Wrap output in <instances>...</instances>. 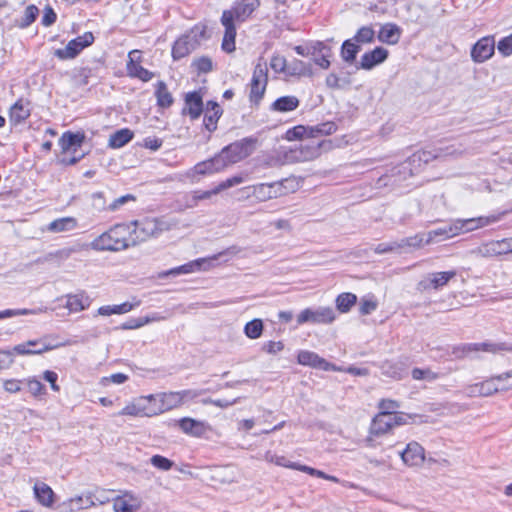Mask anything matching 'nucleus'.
Segmentation results:
<instances>
[{
    "mask_svg": "<svg viewBox=\"0 0 512 512\" xmlns=\"http://www.w3.org/2000/svg\"><path fill=\"white\" fill-rule=\"evenodd\" d=\"M331 148L330 141H314L311 140L305 144H299L293 148L278 152L275 156L269 158L268 164L270 166H282L285 164L299 163L312 161L321 155L322 149L328 150Z\"/></svg>",
    "mask_w": 512,
    "mask_h": 512,
    "instance_id": "1",
    "label": "nucleus"
},
{
    "mask_svg": "<svg viewBox=\"0 0 512 512\" xmlns=\"http://www.w3.org/2000/svg\"><path fill=\"white\" fill-rule=\"evenodd\" d=\"M131 227L129 224H116L95 238L90 247L96 251H121L135 246Z\"/></svg>",
    "mask_w": 512,
    "mask_h": 512,
    "instance_id": "2",
    "label": "nucleus"
},
{
    "mask_svg": "<svg viewBox=\"0 0 512 512\" xmlns=\"http://www.w3.org/2000/svg\"><path fill=\"white\" fill-rule=\"evenodd\" d=\"M258 138L249 136L225 146L218 155L224 168L249 157L257 148Z\"/></svg>",
    "mask_w": 512,
    "mask_h": 512,
    "instance_id": "3",
    "label": "nucleus"
},
{
    "mask_svg": "<svg viewBox=\"0 0 512 512\" xmlns=\"http://www.w3.org/2000/svg\"><path fill=\"white\" fill-rule=\"evenodd\" d=\"M129 225H132L131 232L134 240H136L135 245L145 241L149 237L158 236L163 231L169 230V224L159 218H147L141 222L134 221Z\"/></svg>",
    "mask_w": 512,
    "mask_h": 512,
    "instance_id": "4",
    "label": "nucleus"
},
{
    "mask_svg": "<svg viewBox=\"0 0 512 512\" xmlns=\"http://www.w3.org/2000/svg\"><path fill=\"white\" fill-rule=\"evenodd\" d=\"M95 38L92 32H85L68 42L65 48L56 49L55 57L60 60L73 59L80 54L82 50L93 44Z\"/></svg>",
    "mask_w": 512,
    "mask_h": 512,
    "instance_id": "5",
    "label": "nucleus"
},
{
    "mask_svg": "<svg viewBox=\"0 0 512 512\" xmlns=\"http://www.w3.org/2000/svg\"><path fill=\"white\" fill-rule=\"evenodd\" d=\"M288 182V179H284L272 183L257 184L253 186V196L259 201H267L269 199L283 196L289 191L286 186V183Z\"/></svg>",
    "mask_w": 512,
    "mask_h": 512,
    "instance_id": "6",
    "label": "nucleus"
},
{
    "mask_svg": "<svg viewBox=\"0 0 512 512\" xmlns=\"http://www.w3.org/2000/svg\"><path fill=\"white\" fill-rule=\"evenodd\" d=\"M335 320V312L331 307H319L316 310L306 308L297 316L299 325L311 322L329 324Z\"/></svg>",
    "mask_w": 512,
    "mask_h": 512,
    "instance_id": "7",
    "label": "nucleus"
},
{
    "mask_svg": "<svg viewBox=\"0 0 512 512\" xmlns=\"http://www.w3.org/2000/svg\"><path fill=\"white\" fill-rule=\"evenodd\" d=\"M480 389H482V396H490L499 391L512 389V370L481 382Z\"/></svg>",
    "mask_w": 512,
    "mask_h": 512,
    "instance_id": "8",
    "label": "nucleus"
},
{
    "mask_svg": "<svg viewBox=\"0 0 512 512\" xmlns=\"http://www.w3.org/2000/svg\"><path fill=\"white\" fill-rule=\"evenodd\" d=\"M500 219H501V214L480 216V217H474V218H468V219H455L454 221L457 226V232L459 235L460 233L471 232L476 229L496 223Z\"/></svg>",
    "mask_w": 512,
    "mask_h": 512,
    "instance_id": "9",
    "label": "nucleus"
},
{
    "mask_svg": "<svg viewBox=\"0 0 512 512\" xmlns=\"http://www.w3.org/2000/svg\"><path fill=\"white\" fill-rule=\"evenodd\" d=\"M389 51L381 46L375 47L373 50L365 52L360 61L356 64L357 69L371 70L377 65L382 64L387 60Z\"/></svg>",
    "mask_w": 512,
    "mask_h": 512,
    "instance_id": "10",
    "label": "nucleus"
},
{
    "mask_svg": "<svg viewBox=\"0 0 512 512\" xmlns=\"http://www.w3.org/2000/svg\"><path fill=\"white\" fill-rule=\"evenodd\" d=\"M494 50V38L489 36L483 37L472 46L471 58L476 63H483L492 57Z\"/></svg>",
    "mask_w": 512,
    "mask_h": 512,
    "instance_id": "11",
    "label": "nucleus"
},
{
    "mask_svg": "<svg viewBox=\"0 0 512 512\" xmlns=\"http://www.w3.org/2000/svg\"><path fill=\"white\" fill-rule=\"evenodd\" d=\"M297 361L301 365L310 366L324 371H340V369L334 364L329 363L317 353L308 350L299 351Z\"/></svg>",
    "mask_w": 512,
    "mask_h": 512,
    "instance_id": "12",
    "label": "nucleus"
},
{
    "mask_svg": "<svg viewBox=\"0 0 512 512\" xmlns=\"http://www.w3.org/2000/svg\"><path fill=\"white\" fill-rule=\"evenodd\" d=\"M259 6L260 0H239L230 10H224L223 12H230L233 21L242 23L245 22Z\"/></svg>",
    "mask_w": 512,
    "mask_h": 512,
    "instance_id": "13",
    "label": "nucleus"
},
{
    "mask_svg": "<svg viewBox=\"0 0 512 512\" xmlns=\"http://www.w3.org/2000/svg\"><path fill=\"white\" fill-rule=\"evenodd\" d=\"M234 22L230 12L222 13L221 24L225 28L222 49L227 53H231L235 50L236 27Z\"/></svg>",
    "mask_w": 512,
    "mask_h": 512,
    "instance_id": "14",
    "label": "nucleus"
},
{
    "mask_svg": "<svg viewBox=\"0 0 512 512\" xmlns=\"http://www.w3.org/2000/svg\"><path fill=\"white\" fill-rule=\"evenodd\" d=\"M56 346L46 344L44 339L29 340L13 347V353L18 355H37L52 350Z\"/></svg>",
    "mask_w": 512,
    "mask_h": 512,
    "instance_id": "15",
    "label": "nucleus"
},
{
    "mask_svg": "<svg viewBox=\"0 0 512 512\" xmlns=\"http://www.w3.org/2000/svg\"><path fill=\"white\" fill-rule=\"evenodd\" d=\"M402 461L408 466H419L425 460L424 448L417 442L412 441L400 453Z\"/></svg>",
    "mask_w": 512,
    "mask_h": 512,
    "instance_id": "16",
    "label": "nucleus"
},
{
    "mask_svg": "<svg viewBox=\"0 0 512 512\" xmlns=\"http://www.w3.org/2000/svg\"><path fill=\"white\" fill-rule=\"evenodd\" d=\"M178 425L185 434L193 437H202L211 429L208 423L190 417L181 418Z\"/></svg>",
    "mask_w": 512,
    "mask_h": 512,
    "instance_id": "17",
    "label": "nucleus"
},
{
    "mask_svg": "<svg viewBox=\"0 0 512 512\" xmlns=\"http://www.w3.org/2000/svg\"><path fill=\"white\" fill-rule=\"evenodd\" d=\"M203 113V99L198 91H192L185 96V107L182 114H188L192 120L197 119Z\"/></svg>",
    "mask_w": 512,
    "mask_h": 512,
    "instance_id": "18",
    "label": "nucleus"
},
{
    "mask_svg": "<svg viewBox=\"0 0 512 512\" xmlns=\"http://www.w3.org/2000/svg\"><path fill=\"white\" fill-rule=\"evenodd\" d=\"M84 248V246L77 245L72 247H65L62 249H59L55 252H50L43 257H40L36 260L37 263H46L51 262L56 264L57 266H60L65 260L69 259L72 254L77 253L81 251Z\"/></svg>",
    "mask_w": 512,
    "mask_h": 512,
    "instance_id": "19",
    "label": "nucleus"
},
{
    "mask_svg": "<svg viewBox=\"0 0 512 512\" xmlns=\"http://www.w3.org/2000/svg\"><path fill=\"white\" fill-rule=\"evenodd\" d=\"M402 36V28L395 23L388 22L381 25L377 39L381 43L396 45Z\"/></svg>",
    "mask_w": 512,
    "mask_h": 512,
    "instance_id": "20",
    "label": "nucleus"
},
{
    "mask_svg": "<svg viewBox=\"0 0 512 512\" xmlns=\"http://www.w3.org/2000/svg\"><path fill=\"white\" fill-rule=\"evenodd\" d=\"M197 48V41L191 40L190 37L185 34L178 38L172 47V57L174 60H179Z\"/></svg>",
    "mask_w": 512,
    "mask_h": 512,
    "instance_id": "21",
    "label": "nucleus"
},
{
    "mask_svg": "<svg viewBox=\"0 0 512 512\" xmlns=\"http://www.w3.org/2000/svg\"><path fill=\"white\" fill-rule=\"evenodd\" d=\"M148 399L149 400L158 399L161 402V406L158 408L157 411L156 410L154 411V414L171 410V409L182 404L181 397L179 396V393H177V392L161 393V394H157L156 396L150 395L148 397Z\"/></svg>",
    "mask_w": 512,
    "mask_h": 512,
    "instance_id": "22",
    "label": "nucleus"
},
{
    "mask_svg": "<svg viewBox=\"0 0 512 512\" xmlns=\"http://www.w3.org/2000/svg\"><path fill=\"white\" fill-rule=\"evenodd\" d=\"M85 140V134L83 132H71L66 131L60 137L58 143L63 153L73 149L76 151L78 147H81Z\"/></svg>",
    "mask_w": 512,
    "mask_h": 512,
    "instance_id": "23",
    "label": "nucleus"
},
{
    "mask_svg": "<svg viewBox=\"0 0 512 512\" xmlns=\"http://www.w3.org/2000/svg\"><path fill=\"white\" fill-rule=\"evenodd\" d=\"M136 53H139V51L134 50L129 53V61L127 63L128 75L133 78H138L144 82H148L154 77V74L140 64L136 63L134 59V55Z\"/></svg>",
    "mask_w": 512,
    "mask_h": 512,
    "instance_id": "24",
    "label": "nucleus"
},
{
    "mask_svg": "<svg viewBox=\"0 0 512 512\" xmlns=\"http://www.w3.org/2000/svg\"><path fill=\"white\" fill-rule=\"evenodd\" d=\"M223 111L216 101H208L206 104V111L204 114V126L205 128L213 132L217 128V122L221 117Z\"/></svg>",
    "mask_w": 512,
    "mask_h": 512,
    "instance_id": "25",
    "label": "nucleus"
},
{
    "mask_svg": "<svg viewBox=\"0 0 512 512\" xmlns=\"http://www.w3.org/2000/svg\"><path fill=\"white\" fill-rule=\"evenodd\" d=\"M455 276H456V271H454V270L431 273L422 282V284L425 289H428V288L439 289L440 287L445 286Z\"/></svg>",
    "mask_w": 512,
    "mask_h": 512,
    "instance_id": "26",
    "label": "nucleus"
},
{
    "mask_svg": "<svg viewBox=\"0 0 512 512\" xmlns=\"http://www.w3.org/2000/svg\"><path fill=\"white\" fill-rule=\"evenodd\" d=\"M300 101L296 96L288 95L277 98L270 106L274 112L286 113L296 110Z\"/></svg>",
    "mask_w": 512,
    "mask_h": 512,
    "instance_id": "27",
    "label": "nucleus"
},
{
    "mask_svg": "<svg viewBox=\"0 0 512 512\" xmlns=\"http://www.w3.org/2000/svg\"><path fill=\"white\" fill-rule=\"evenodd\" d=\"M456 235H458L457 226L455 224V221L452 220L451 222L445 224L443 227H439L429 231L427 233V239L425 240V243L429 244L437 238L447 239L454 237Z\"/></svg>",
    "mask_w": 512,
    "mask_h": 512,
    "instance_id": "28",
    "label": "nucleus"
},
{
    "mask_svg": "<svg viewBox=\"0 0 512 512\" xmlns=\"http://www.w3.org/2000/svg\"><path fill=\"white\" fill-rule=\"evenodd\" d=\"M390 418L391 415L386 413L377 414L370 425V434L381 436L391 430L393 426Z\"/></svg>",
    "mask_w": 512,
    "mask_h": 512,
    "instance_id": "29",
    "label": "nucleus"
},
{
    "mask_svg": "<svg viewBox=\"0 0 512 512\" xmlns=\"http://www.w3.org/2000/svg\"><path fill=\"white\" fill-rule=\"evenodd\" d=\"M222 161L223 160H221V158H219L218 155H216L207 161L197 163L192 171L194 174L199 175H206L219 172L224 169V164H222Z\"/></svg>",
    "mask_w": 512,
    "mask_h": 512,
    "instance_id": "30",
    "label": "nucleus"
},
{
    "mask_svg": "<svg viewBox=\"0 0 512 512\" xmlns=\"http://www.w3.org/2000/svg\"><path fill=\"white\" fill-rule=\"evenodd\" d=\"M478 351H486V352H495L496 345L490 343H468L458 346L454 349L453 353L457 357H464L473 352Z\"/></svg>",
    "mask_w": 512,
    "mask_h": 512,
    "instance_id": "31",
    "label": "nucleus"
},
{
    "mask_svg": "<svg viewBox=\"0 0 512 512\" xmlns=\"http://www.w3.org/2000/svg\"><path fill=\"white\" fill-rule=\"evenodd\" d=\"M30 102L23 98L18 99L10 108V119L15 123H21L30 116Z\"/></svg>",
    "mask_w": 512,
    "mask_h": 512,
    "instance_id": "32",
    "label": "nucleus"
},
{
    "mask_svg": "<svg viewBox=\"0 0 512 512\" xmlns=\"http://www.w3.org/2000/svg\"><path fill=\"white\" fill-rule=\"evenodd\" d=\"M139 508L140 502L132 494L126 493L124 497H118L114 501L115 512H135Z\"/></svg>",
    "mask_w": 512,
    "mask_h": 512,
    "instance_id": "33",
    "label": "nucleus"
},
{
    "mask_svg": "<svg viewBox=\"0 0 512 512\" xmlns=\"http://www.w3.org/2000/svg\"><path fill=\"white\" fill-rule=\"evenodd\" d=\"M33 490L35 497L40 504L46 507L53 505L55 494L47 484L43 482L36 483Z\"/></svg>",
    "mask_w": 512,
    "mask_h": 512,
    "instance_id": "34",
    "label": "nucleus"
},
{
    "mask_svg": "<svg viewBox=\"0 0 512 512\" xmlns=\"http://www.w3.org/2000/svg\"><path fill=\"white\" fill-rule=\"evenodd\" d=\"M91 304V299L84 292L71 294L67 296L66 307L71 312H79L88 308Z\"/></svg>",
    "mask_w": 512,
    "mask_h": 512,
    "instance_id": "35",
    "label": "nucleus"
},
{
    "mask_svg": "<svg viewBox=\"0 0 512 512\" xmlns=\"http://www.w3.org/2000/svg\"><path fill=\"white\" fill-rule=\"evenodd\" d=\"M418 169L415 162H412L411 157H409L407 160L391 169V176L398 177L399 180H405L407 177H411L417 173Z\"/></svg>",
    "mask_w": 512,
    "mask_h": 512,
    "instance_id": "36",
    "label": "nucleus"
},
{
    "mask_svg": "<svg viewBox=\"0 0 512 512\" xmlns=\"http://www.w3.org/2000/svg\"><path fill=\"white\" fill-rule=\"evenodd\" d=\"M360 50L361 46L358 45L352 38L347 39L341 45L340 56L345 63L353 64Z\"/></svg>",
    "mask_w": 512,
    "mask_h": 512,
    "instance_id": "37",
    "label": "nucleus"
},
{
    "mask_svg": "<svg viewBox=\"0 0 512 512\" xmlns=\"http://www.w3.org/2000/svg\"><path fill=\"white\" fill-rule=\"evenodd\" d=\"M133 137L134 133L130 129L123 128L110 135L108 145L114 149L121 148L129 143Z\"/></svg>",
    "mask_w": 512,
    "mask_h": 512,
    "instance_id": "38",
    "label": "nucleus"
},
{
    "mask_svg": "<svg viewBox=\"0 0 512 512\" xmlns=\"http://www.w3.org/2000/svg\"><path fill=\"white\" fill-rule=\"evenodd\" d=\"M157 105L161 108H169L173 104L172 94L168 91L164 81H158L155 90Z\"/></svg>",
    "mask_w": 512,
    "mask_h": 512,
    "instance_id": "39",
    "label": "nucleus"
},
{
    "mask_svg": "<svg viewBox=\"0 0 512 512\" xmlns=\"http://www.w3.org/2000/svg\"><path fill=\"white\" fill-rule=\"evenodd\" d=\"M286 74L290 76H311V65L299 59H293L288 63Z\"/></svg>",
    "mask_w": 512,
    "mask_h": 512,
    "instance_id": "40",
    "label": "nucleus"
},
{
    "mask_svg": "<svg viewBox=\"0 0 512 512\" xmlns=\"http://www.w3.org/2000/svg\"><path fill=\"white\" fill-rule=\"evenodd\" d=\"M77 226V221L73 217H63L52 221L48 230L53 233H59L64 231H69L74 229Z\"/></svg>",
    "mask_w": 512,
    "mask_h": 512,
    "instance_id": "41",
    "label": "nucleus"
},
{
    "mask_svg": "<svg viewBox=\"0 0 512 512\" xmlns=\"http://www.w3.org/2000/svg\"><path fill=\"white\" fill-rule=\"evenodd\" d=\"M337 130V125L332 122H324L315 126H309V138H317L321 135H331Z\"/></svg>",
    "mask_w": 512,
    "mask_h": 512,
    "instance_id": "42",
    "label": "nucleus"
},
{
    "mask_svg": "<svg viewBox=\"0 0 512 512\" xmlns=\"http://www.w3.org/2000/svg\"><path fill=\"white\" fill-rule=\"evenodd\" d=\"M358 45L371 44L375 41V31L372 26H362L352 38Z\"/></svg>",
    "mask_w": 512,
    "mask_h": 512,
    "instance_id": "43",
    "label": "nucleus"
},
{
    "mask_svg": "<svg viewBox=\"0 0 512 512\" xmlns=\"http://www.w3.org/2000/svg\"><path fill=\"white\" fill-rule=\"evenodd\" d=\"M357 302V296L353 293H341L336 298V307L341 313H347Z\"/></svg>",
    "mask_w": 512,
    "mask_h": 512,
    "instance_id": "44",
    "label": "nucleus"
},
{
    "mask_svg": "<svg viewBox=\"0 0 512 512\" xmlns=\"http://www.w3.org/2000/svg\"><path fill=\"white\" fill-rule=\"evenodd\" d=\"M264 330V324L261 319L255 318L246 323L244 326V334L250 339H258Z\"/></svg>",
    "mask_w": 512,
    "mask_h": 512,
    "instance_id": "45",
    "label": "nucleus"
},
{
    "mask_svg": "<svg viewBox=\"0 0 512 512\" xmlns=\"http://www.w3.org/2000/svg\"><path fill=\"white\" fill-rule=\"evenodd\" d=\"M266 86L267 84L263 82H258V80H251L249 94V99L251 103L255 104L256 106L259 105L260 101L264 96Z\"/></svg>",
    "mask_w": 512,
    "mask_h": 512,
    "instance_id": "46",
    "label": "nucleus"
},
{
    "mask_svg": "<svg viewBox=\"0 0 512 512\" xmlns=\"http://www.w3.org/2000/svg\"><path fill=\"white\" fill-rule=\"evenodd\" d=\"M396 245L399 246V252L406 250L407 248L417 249L420 248L424 241L422 234H416L411 237L403 238L399 241H395Z\"/></svg>",
    "mask_w": 512,
    "mask_h": 512,
    "instance_id": "47",
    "label": "nucleus"
},
{
    "mask_svg": "<svg viewBox=\"0 0 512 512\" xmlns=\"http://www.w3.org/2000/svg\"><path fill=\"white\" fill-rule=\"evenodd\" d=\"M93 498L94 497L90 494L81 495V496L71 498L69 501L70 509L71 510L87 509L95 504Z\"/></svg>",
    "mask_w": 512,
    "mask_h": 512,
    "instance_id": "48",
    "label": "nucleus"
},
{
    "mask_svg": "<svg viewBox=\"0 0 512 512\" xmlns=\"http://www.w3.org/2000/svg\"><path fill=\"white\" fill-rule=\"evenodd\" d=\"M203 262V260H195L189 262L187 264L169 270L168 272L165 273V275L188 274L196 270H200Z\"/></svg>",
    "mask_w": 512,
    "mask_h": 512,
    "instance_id": "49",
    "label": "nucleus"
},
{
    "mask_svg": "<svg viewBox=\"0 0 512 512\" xmlns=\"http://www.w3.org/2000/svg\"><path fill=\"white\" fill-rule=\"evenodd\" d=\"M39 9L35 5H29L25 8L24 14L21 20L18 22L20 28L29 27L37 18Z\"/></svg>",
    "mask_w": 512,
    "mask_h": 512,
    "instance_id": "50",
    "label": "nucleus"
},
{
    "mask_svg": "<svg viewBox=\"0 0 512 512\" xmlns=\"http://www.w3.org/2000/svg\"><path fill=\"white\" fill-rule=\"evenodd\" d=\"M489 251L494 254H507L512 252V238L502 239L489 244Z\"/></svg>",
    "mask_w": 512,
    "mask_h": 512,
    "instance_id": "51",
    "label": "nucleus"
},
{
    "mask_svg": "<svg viewBox=\"0 0 512 512\" xmlns=\"http://www.w3.org/2000/svg\"><path fill=\"white\" fill-rule=\"evenodd\" d=\"M187 35L191 40L197 41V47L200 45L202 40L209 38V35L207 34V26L201 23L195 25Z\"/></svg>",
    "mask_w": 512,
    "mask_h": 512,
    "instance_id": "52",
    "label": "nucleus"
},
{
    "mask_svg": "<svg viewBox=\"0 0 512 512\" xmlns=\"http://www.w3.org/2000/svg\"><path fill=\"white\" fill-rule=\"evenodd\" d=\"M304 136L309 138V126L297 125L287 130L285 138L288 141H295L302 139Z\"/></svg>",
    "mask_w": 512,
    "mask_h": 512,
    "instance_id": "53",
    "label": "nucleus"
},
{
    "mask_svg": "<svg viewBox=\"0 0 512 512\" xmlns=\"http://www.w3.org/2000/svg\"><path fill=\"white\" fill-rule=\"evenodd\" d=\"M414 380H427L429 382L438 379V373L433 372L431 369L413 368L411 371Z\"/></svg>",
    "mask_w": 512,
    "mask_h": 512,
    "instance_id": "54",
    "label": "nucleus"
},
{
    "mask_svg": "<svg viewBox=\"0 0 512 512\" xmlns=\"http://www.w3.org/2000/svg\"><path fill=\"white\" fill-rule=\"evenodd\" d=\"M262 58H260L259 62L256 64L252 79L251 80H258V82H263L267 84L268 82V68L266 62H261Z\"/></svg>",
    "mask_w": 512,
    "mask_h": 512,
    "instance_id": "55",
    "label": "nucleus"
},
{
    "mask_svg": "<svg viewBox=\"0 0 512 512\" xmlns=\"http://www.w3.org/2000/svg\"><path fill=\"white\" fill-rule=\"evenodd\" d=\"M150 462L154 467H156L160 470H163V471L170 470L174 465L173 461H171L170 459H168L162 455H158V454L153 455L150 459Z\"/></svg>",
    "mask_w": 512,
    "mask_h": 512,
    "instance_id": "56",
    "label": "nucleus"
},
{
    "mask_svg": "<svg viewBox=\"0 0 512 512\" xmlns=\"http://www.w3.org/2000/svg\"><path fill=\"white\" fill-rule=\"evenodd\" d=\"M192 66H194L197 72L200 73H208L213 69V63L211 58L207 56H202L193 61Z\"/></svg>",
    "mask_w": 512,
    "mask_h": 512,
    "instance_id": "57",
    "label": "nucleus"
},
{
    "mask_svg": "<svg viewBox=\"0 0 512 512\" xmlns=\"http://www.w3.org/2000/svg\"><path fill=\"white\" fill-rule=\"evenodd\" d=\"M378 303L372 297H364L360 301L359 312L361 315H369L377 309Z\"/></svg>",
    "mask_w": 512,
    "mask_h": 512,
    "instance_id": "58",
    "label": "nucleus"
},
{
    "mask_svg": "<svg viewBox=\"0 0 512 512\" xmlns=\"http://www.w3.org/2000/svg\"><path fill=\"white\" fill-rule=\"evenodd\" d=\"M411 157V161L412 162H415V164L417 165L418 168H420L421 164L424 163V164H427L429 163L432 159H435L438 157V155H435V154H432L431 152L429 151H418L416 153H414Z\"/></svg>",
    "mask_w": 512,
    "mask_h": 512,
    "instance_id": "59",
    "label": "nucleus"
},
{
    "mask_svg": "<svg viewBox=\"0 0 512 512\" xmlns=\"http://www.w3.org/2000/svg\"><path fill=\"white\" fill-rule=\"evenodd\" d=\"M27 386L30 393L35 396H42L46 394L45 386L37 379L32 378L27 381Z\"/></svg>",
    "mask_w": 512,
    "mask_h": 512,
    "instance_id": "60",
    "label": "nucleus"
},
{
    "mask_svg": "<svg viewBox=\"0 0 512 512\" xmlns=\"http://www.w3.org/2000/svg\"><path fill=\"white\" fill-rule=\"evenodd\" d=\"M288 63L285 59V57L280 55H274L271 58L270 61V67L277 73L285 72L287 71Z\"/></svg>",
    "mask_w": 512,
    "mask_h": 512,
    "instance_id": "61",
    "label": "nucleus"
},
{
    "mask_svg": "<svg viewBox=\"0 0 512 512\" xmlns=\"http://www.w3.org/2000/svg\"><path fill=\"white\" fill-rule=\"evenodd\" d=\"M498 51L503 56H509L512 54V33L509 36L502 38L497 45Z\"/></svg>",
    "mask_w": 512,
    "mask_h": 512,
    "instance_id": "62",
    "label": "nucleus"
},
{
    "mask_svg": "<svg viewBox=\"0 0 512 512\" xmlns=\"http://www.w3.org/2000/svg\"><path fill=\"white\" fill-rule=\"evenodd\" d=\"M149 319L147 317L131 318L121 325L124 330L137 329L147 324Z\"/></svg>",
    "mask_w": 512,
    "mask_h": 512,
    "instance_id": "63",
    "label": "nucleus"
},
{
    "mask_svg": "<svg viewBox=\"0 0 512 512\" xmlns=\"http://www.w3.org/2000/svg\"><path fill=\"white\" fill-rule=\"evenodd\" d=\"M379 408L381 409L380 413L392 415L393 413H395V409L399 408V404L391 399H382L379 402Z\"/></svg>",
    "mask_w": 512,
    "mask_h": 512,
    "instance_id": "64",
    "label": "nucleus"
}]
</instances>
